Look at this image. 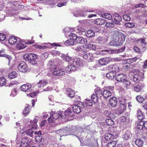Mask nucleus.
<instances>
[{
    "label": "nucleus",
    "instance_id": "1",
    "mask_svg": "<svg viewBox=\"0 0 147 147\" xmlns=\"http://www.w3.org/2000/svg\"><path fill=\"white\" fill-rule=\"evenodd\" d=\"M125 36L124 34L116 32L113 36L114 40L111 41V45H121L125 41Z\"/></svg>",
    "mask_w": 147,
    "mask_h": 147
},
{
    "label": "nucleus",
    "instance_id": "2",
    "mask_svg": "<svg viewBox=\"0 0 147 147\" xmlns=\"http://www.w3.org/2000/svg\"><path fill=\"white\" fill-rule=\"evenodd\" d=\"M119 132L116 127H111L108 129V133L105 136V139L107 140H111L116 138L118 136Z\"/></svg>",
    "mask_w": 147,
    "mask_h": 147
},
{
    "label": "nucleus",
    "instance_id": "3",
    "mask_svg": "<svg viewBox=\"0 0 147 147\" xmlns=\"http://www.w3.org/2000/svg\"><path fill=\"white\" fill-rule=\"evenodd\" d=\"M119 132L116 127H111L108 129V133L105 136V139L107 140H111L116 138L118 136Z\"/></svg>",
    "mask_w": 147,
    "mask_h": 147
},
{
    "label": "nucleus",
    "instance_id": "4",
    "mask_svg": "<svg viewBox=\"0 0 147 147\" xmlns=\"http://www.w3.org/2000/svg\"><path fill=\"white\" fill-rule=\"evenodd\" d=\"M115 79L117 81L123 82L126 87L129 86L131 84L130 81L127 79L126 76L123 74L117 75Z\"/></svg>",
    "mask_w": 147,
    "mask_h": 147
},
{
    "label": "nucleus",
    "instance_id": "5",
    "mask_svg": "<svg viewBox=\"0 0 147 147\" xmlns=\"http://www.w3.org/2000/svg\"><path fill=\"white\" fill-rule=\"evenodd\" d=\"M113 87L108 86L103 92L102 95L105 98L111 96L113 92Z\"/></svg>",
    "mask_w": 147,
    "mask_h": 147
},
{
    "label": "nucleus",
    "instance_id": "6",
    "mask_svg": "<svg viewBox=\"0 0 147 147\" xmlns=\"http://www.w3.org/2000/svg\"><path fill=\"white\" fill-rule=\"evenodd\" d=\"M144 71H142L138 72V74H135L133 78L134 81L136 83H138L140 81H142L144 78Z\"/></svg>",
    "mask_w": 147,
    "mask_h": 147
},
{
    "label": "nucleus",
    "instance_id": "7",
    "mask_svg": "<svg viewBox=\"0 0 147 147\" xmlns=\"http://www.w3.org/2000/svg\"><path fill=\"white\" fill-rule=\"evenodd\" d=\"M32 141L31 139H28L27 138L24 137L22 138L21 143L19 147H25L27 146H30L32 144Z\"/></svg>",
    "mask_w": 147,
    "mask_h": 147
},
{
    "label": "nucleus",
    "instance_id": "8",
    "mask_svg": "<svg viewBox=\"0 0 147 147\" xmlns=\"http://www.w3.org/2000/svg\"><path fill=\"white\" fill-rule=\"evenodd\" d=\"M71 129L67 127H66L64 129H61L57 131V133L59 134L60 136L61 137L63 136H66L70 135L69 133H70Z\"/></svg>",
    "mask_w": 147,
    "mask_h": 147
},
{
    "label": "nucleus",
    "instance_id": "9",
    "mask_svg": "<svg viewBox=\"0 0 147 147\" xmlns=\"http://www.w3.org/2000/svg\"><path fill=\"white\" fill-rule=\"evenodd\" d=\"M18 70L20 72H25L28 69V67L26 63L24 61H21L18 67Z\"/></svg>",
    "mask_w": 147,
    "mask_h": 147
},
{
    "label": "nucleus",
    "instance_id": "10",
    "mask_svg": "<svg viewBox=\"0 0 147 147\" xmlns=\"http://www.w3.org/2000/svg\"><path fill=\"white\" fill-rule=\"evenodd\" d=\"M83 104L82 102H79L77 104L73 105V109L74 112L77 113H79L81 111V108L83 107Z\"/></svg>",
    "mask_w": 147,
    "mask_h": 147
},
{
    "label": "nucleus",
    "instance_id": "11",
    "mask_svg": "<svg viewBox=\"0 0 147 147\" xmlns=\"http://www.w3.org/2000/svg\"><path fill=\"white\" fill-rule=\"evenodd\" d=\"M26 47L25 42L20 38L18 39L16 44V47L19 50H21L25 48Z\"/></svg>",
    "mask_w": 147,
    "mask_h": 147
},
{
    "label": "nucleus",
    "instance_id": "12",
    "mask_svg": "<svg viewBox=\"0 0 147 147\" xmlns=\"http://www.w3.org/2000/svg\"><path fill=\"white\" fill-rule=\"evenodd\" d=\"M96 54L95 53H88L83 56V58L89 61H93L96 58Z\"/></svg>",
    "mask_w": 147,
    "mask_h": 147
},
{
    "label": "nucleus",
    "instance_id": "13",
    "mask_svg": "<svg viewBox=\"0 0 147 147\" xmlns=\"http://www.w3.org/2000/svg\"><path fill=\"white\" fill-rule=\"evenodd\" d=\"M51 114V116L48 118V121L51 122H54L55 120L59 119V113H53Z\"/></svg>",
    "mask_w": 147,
    "mask_h": 147
},
{
    "label": "nucleus",
    "instance_id": "14",
    "mask_svg": "<svg viewBox=\"0 0 147 147\" xmlns=\"http://www.w3.org/2000/svg\"><path fill=\"white\" fill-rule=\"evenodd\" d=\"M10 7H11V8L8 9V11H11L17 9L19 10L22 9L24 8V6L23 5H20L18 4H16V5L15 4H11L9 7L8 6L7 9L9 8Z\"/></svg>",
    "mask_w": 147,
    "mask_h": 147
},
{
    "label": "nucleus",
    "instance_id": "15",
    "mask_svg": "<svg viewBox=\"0 0 147 147\" xmlns=\"http://www.w3.org/2000/svg\"><path fill=\"white\" fill-rule=\"evenodd\" d=\"M54 59H51L48 62L47 66L49 69L52 72L55 70L57 67L56 63H55Z\"/></svg>",
    "mask_w": 147,
    "mask_h": 147
},
{
    "label": "nucleus",
    "instance_id": "16",
    "mask_svg": "<svg viewBox=\"0 0 147 147\" xmlns=\"http://www.w3.org/2000/svg\"><path fill=\"white\" fill-rule=\"evenodd\" d=\"M78 67L72 63L69 64L66 67L65 70L68 73H72L76 71Z\"/></svg>",
    "mask_w": 147,
    "mask_h": 147
},
{
    "label": "nucleus",
    "instance_id": "17",
    "mask_svg": "<svg viewBox=\"0 0 147 147\" xmlns=\"http://www.w3.org/2000/svg\"><path fill=\"white\" fill-rule=\"evenodd\" d=\"M112 61V59L110 57H106L101 58L98 60V63L101 65H105Z\"/></svg>",
    "mask_w": 147,
    "mask_h": 147
},
{
    "label": "nucleus",
    "instance_id": "18",
    "mask_svg": "<svg viewBox=\"0 0 147 147\" xmlns=\"http://www.w3.org/2000/svg\"><path fill=\"white\" fill-rule=\"evenodd\" d=\"M124 50L123 49H121L118 50H102V51L106 52V53L105 54L107 55V54L118 53L123 52Z\"/></svg>",
    "mask_w": 147,
    "mask_h": 147
},
{
    "label": "nucleus",
    "instance_id": "19",
    "mask_svg": "<svg viewBox=\"0 0 147 147\" xmlns=\"http://www.w3.org/2000/svg\"><path fill=\"white\" fill-rule=\"evenodd\" d=\"M52 72L53 75L57 76H63L65 73L64 70L62 69H60L56 70H54Z\"/></svg>",
    "mask_w": 147,
    "mask_h": 147
},
{
    "label": "nucleus",
    "instance_id": "20",
    "mask_svg": "<svg viewBox=\"0 0 147 147\" xmlns=\"http://www.w3.org/2000/svg\"><path fill=\"white\" fill-rule=\"evenodd\" d=\"M108 69L110 71L115 73L118 72L120 69L118 65L115 64L109 66Z\"/></svg>",
    "mask_w": 147,
    "mask_h": 147
},
{
    "label": "nucleus",
    "instance_id": "21",
    "mask_svg": "<svg viewBox=\"0 0 147 147\" xmlns=\"http://www.w3.org/2000/svg\"><path fill=\"white\" fill-rule=\"evenodd\" d=\"M138 43L141 45V47L145 50V49H147V43L145 40L143 38L139 39L138 40Z\"/></svg>",
    "mask_w": 147,
    "mask_h": 147
},
{
    "label": "nucleus",
    "instance_id": "22",
    "mask_svg": "<svg viewBox=\"0 0 147 147\" xmlns=\"http://www.w3.org/2000/svg\"><path fill=\"white\" fill-rule=\"evenodd\" d=\"M113 17L115 20L114 22L116 24L120 25V22L122 20L121 17L118 14L115 13L114 14Z\"/></svg>",
    "mask_w": 147,
    "mask_h": 147
},
{
    "label": "nucleus",
    "instance_id": "23",
    "mask_svg": "<svg viewBox=\"0 0 147 147\" xmlns=\"http://www.w3.org/2000/svg\"><path fill=\"white\" fill-rule=\"evenodd\" d=\"M109 103L112 107H115L117 104V98L115 97L110 98L109 100Z\"/></svg>",
    "mask_w": 147,
    "mask_h": 147
},
{
    "label": "nucleus",
    "instance_id": "24",
    "mask_svg": "<svg viewBox=\"0 0 147 147\" xmlns=\"http://www.w3.org/2000/svg\"><path fill=\"white\" fill-rule=\"evenodd\" d=\"M20 38L15 36H11L9 39V42L11 45H13L17 43L18 39Z\"/></svg>",
    "mask_w": 147,
    "mask_h": 147
},
{
    "label": "nucleus",
    "instance_id": "25",
    "mask_svg": "<svg viewBox=\"0 0 147 147\" xmlns=\"http://www.w3.org/2000/svg\"><path fill=\"white\" fill-rule=\"evenodd\" d=\"M76 40L77 43L81 44H84L87 42L86 39L80 36L76 37Z\"/></svg>",
    "mask_w": 147,
    "mask_h": 147
},
{
    "label": "nucleus",
    "instance_id": "26",
    "mask_svg": "<svg viewBox=\"0 0 147 147\" xmlns=\"http://www.w3.org/2000/svg\"><path fill=\"white\" fill-rule=\"evenodd\" d=\"M47 81L44 80H40L36 84V86L38 88H42L47 84Z\"/></svg>",
    "mask_w": 147,
    "mask_h": 147
},
{
    "label": "nucleus",
    "instance_id": "27",
    "mask_svg": "<svg viewBox=\"0 0 147 147\" xmlns=\"http://www.w3.org/2000/svg\"><path fill=\"white\" fill-rule=\"evenodd\" d=\"M107 21L102 18H97L94 21V23L98 25H102L106 22Z\"/></svg>",
    "mask_w": 147,
    "mask_h": 147
},
{
    "label": "nucleus",
    "instance_id": "28",
    "mask_svg": "<svg viewBox=\"0 0 147 147\" xmlns=\"http://www.w3.org/2000/svg\"><path fill=\"white\" fill-rule=\"evenodd\" d=\"M131 134L130 131H126L124 133L122 138L125 140H127L130 138Z\"/></svg>",
    "mask_w": 147,
    "mask_h": 147
},
{
    "label": "nucleus",
    "instance_id": "29",
    "mask_svg": "<svg viewBox=\"0 0 147 147\" xmlns=\"http://www.w3.org/2000/svg\"><path fill=\"white\" fill-rule=\"evenodd\" d=\"M31 87V85L29 84L22 85L20 87L22 90L24 92H26L28 90H29Z\"/></svg>",
    "mask_w": 147,
    "mask_h": 147
},
{
    "label": "nucleus",
    "instance_id": "30",
    "mask_svg": "<svg viewBox=\"0 0 147 147\" xmlns=\"http://www.w3.org/2000/svg\"><path fill=\"white\" fill-rule=\"evenodd\" d=\"M115 73L112 71H110L107 73L106 75V77L110 80H112L114 79Z\"/></svg>",
    "mask_w": 147,
    "mask_h": 147
},
{
    "label": "nucleus",
    "instance_id": "31",
    "mask_svg": "<svg viewBox=\"0 0 147 147\" xmlns=\"http://www.w3.org/2000/svg\"><path fill=\"white\" fill-rule=\"evenodd\" d=\"M144 84L143 83H140L134 87V90L137 92H139L144 88Z\"/></svg>",
    "mask_w": 147,
    "mask_h": 147
},
{
    "label": "nucleus",
    "instance_id": "32",
    "mask_svg": "<svg viewBox=\"0 0 147 147\" xmlns=\"http://www.w3.org/2000/svg\"><path fill=\"white\" fill-rule=\"evenodd\" d=\"M37 122V120L36 119H34L33 120H31L30 123H31V126L32 129H36L37 127L36 123Z\"/></svg>",
    "mask_w": 147,
    "mask_h": 147
},
{
    "label": "nucleus",
    "instance_id": "33",
    "mask_svg": "<svg viewBox=\"0 0 147 147\" xmlns=\"http://www.w3.org/2000/svg\"><path fill=\"white\" fill-rule=\"evenodd\" d=\"M85 34L87 37L92 38L95 35V33L92 30H88L86 32Z\"/></svg>",
    "mask_w": 147,
    "mask_h": 147
},
{
    "label": "nucleus",
    "instance_id": "34",
    "mask_svg": "<svg viewBox=\"0 0 147 147\" xmlns=\"http://www.w3.org/2000/svg\"><path fill=\"white\" fill-rule=\"evenodd\" d=\"M126 109V106L125 105L120 104L118 108L119 112L121 113H124Z\"/></svg>",
    "mask_w": 147,
    "mask_h": 147
},
{
    "label": "nucleus",
    "instance_id": "35",
    "mask_svg": "<svg viewBox=\"0 0 147 147\" xmlns=\"http://www.w3.org/2000/svg\"><path fill=\"white\" fill-rule=\"evenodd\" d=\"M137 115L138 118L140 120H142L144 119V116L143 114L142 111L140 110H138L137 111Z\"/></svg>",
    "mask_w": 147,
    "mask_h": 147
},
{
    "label": "nucleus",
    "instance_id": "36",
    "mask_svg": "<svg viewBox=\"0 0 147 147\" xmlns=\"http://www.w3.org/2000/svg\"><path fill=\"white\" fill-rule=\"evenodd\" d=\"M70 39L66 40L65 42V44L66 45H73L75 42V40L71 39V37Z\"/></svg>",
    "mask_w": 147,
    "mask_h": 147
},
{
    "label": "nucleus",
    "instance_id": "37",
    "mask_svg": "<svg viewBox=\"0 0 147 147\" xmlns=\"http://www.w3.org/2000/svg\"><path fill=\"white\" fill-rule=\"evenodd\" d=\"M143 141L140 139H137L135 141V144L139 147H142L143 145Z\"/></svg>",
    "mask_w": 147,
    "mask_h": 147
},
{
    "label": "nucleus",
    "instance_id": "38",
    "mask_svg": "<svg viewBox=\"0 0 147 147\" xmlns=\"http://www.w3.org/2000/svg\"><path fill=\"white\" fill-rule=\"evenodd\" d=\"M67 93L68 95V96L69 97H73L74 95V92L70 88H67Z\"/></svg>",
    "mask_w": 147,
    "mask_h": 147
},
{
    "label": "nucleus",
    "instance_id": "39",
    "mask_svg": "<svg viewBox=\"0 0 147 147\" xmlns=\"http://www.w3.org/2000/svg\"><path fill=\"white\" fill-rule=\"evenodd\" d=\"M102 17L109 20H111L112 19V15L110 14L107 13L102 15Z\"/></svg>",
    "mask_w": 147,
    "mask_h": 147
},
{
    "label": "nucleus",
    "instance_id": "40",
    "mask_svg": "<svg viewBox=\"0 0 147 147\" xmlns=\"http://www.w3.org/2000/svg\"><path fill=\"white\" fill-rule=\"evenodd\" d=\"M96 41L98 43L101 45H102L107 41L103 37L100 36L96 39Z\"/></svg>",
    "mask_w": 147,
    "mask_h": 147
},
{
    "label": "nucleus",
    "instance_id": "41",
    "mask_svg": "<svg viewBox=\"0 0 147 147\" xmlns=\"http://www.w3.org/2000/svg\"><path fill=\"white\" fill-rule=\"evenodd\" d=\"M17 76V74L15 71H13L10 72L8 76V77L10 79H13Z\"/></svg>",
    "mask_w": 147,
    "mask_h": 147
},
{
    "label": "nucleus",
    "instance_id": "42",
    "mask_svg": "<svg viewBox=\"0 0 147 147\" xmlns=\"http://www.w3.org/2000/svg\"><path fill=\"white\" fill-rule=\"evenodd\" d=\"M118 100L120 104L125 105L126 100L124 96H121L118 98Z\"/></svg>",
    "mask_w": 147,
    "mask_h": 147
},
{
    "label": "nucleus",
    "instance_id": "43",
    "mask_svg": "<svg viewBox=\"0 0 147 147\" xmlns=\"http://www.w3.org/2000/svg\"><path fill=\"white\" fill-rule=\"evenodd\" d=\"M87 48L93 50H95L97 49V47L95 45L91 43H88L86 44Z\"/></svg>",
    "mask_w": 147,
    "mask_h": 147
},
{
    "label": "nucleus",
    "instance_id": "44",
    "mask_svg": "<svg viewBox=\"0 0 147 147\" xmlns=\"http://www.w3.org/2000/svg\"><path fill=\"white\" fill-rule=\"evenodd\" d=\"M80 62V59L79 58H75L73 59L72 64L76 66L79 64Z\"/></svg>",
    "mask_w": 147,
    "mask_h": 147
},
{
    "label": "nucleus",
    "instance_id": "45",
    "mask_svg": "<svg viewBox=\"0 0 147 147\" xmlns=\"http://www.w3.org/2000/svg\"><path fill=\"white\" fill-rule=\"evenodd\" d=\"M45 3L47 4L54 5L57 3V0H45Z\"/></svg>",
    "mask_w": 147,
    "mask_h": 147
},
{
    "label": "nucleus",
    "instance_id": "46",
    "mask_svg": "<svg viewBox=\"0 0 147 147\" xmlns=\"http://www.w3.org/2000/svg\"><path fill=\"white\" fill-rule=\"evenodd\" d=\"M75 50L78 52H84L85 48L83 46H78L75 49Z\"/></svg>",
    "mask_w": 147,
    "mask_h": 147
},
{
    "label": "nucleus",
    "instance_id": "47",
    "mask_svg": "<svg viewBox=\"0 0 147 147\" xmlns=\"http://www.w3.org/2000/svg\"><path fill=\"white\" fill-rule=\"evenodd\" d=\"M33 131L31 129H30L27 130L24 133L26 135H29L31 137H32L33 134Z\"/></svg>",
    "mask_w": 147,
    "mask_h": 147
},
{
    "label": "nucleus",
    "instance_id": "48",
    "mask_svg": "<svg viewBox=\"0 0 147 147\" xmlns=\"http://www.w3.org/2000/svg\"><path fill=\"white\" fill-rule=\"evenodd\" d=\"M6 83V79L3 77L0 78V85L1 86L4 85Z\"/></svg>",
    "mask_w": 147,
    "mask_h": 147
},
{
    "label": "nucleus",
    "instance_id": "49",
    "mask_svg": "<svg viewBox=\"0 0 147 147\" xmlns=\"http://www.w3.org/2000/svg\"><path fill=\"white\" fill-rule=\"evenodd\" d=\"M144 123L143 121H141L138 122V123L137 126V128L138 129L141 130L143 128V125H144Z\"/></svg>",
    "mask_w": 147,
    "mask_h": 147
},
{
    "label": "nucleus",
    "instance_id": "50",
    "mask_svg": "<svg viewBox=\"0 0 147 147\" xmlns=\"http://www.w3.org/2000/svg\"><path fill=\"white\" fill-rule=\"evenodd\" d=\"M106 122L108 125H111L114 124V122L113 120L110 119H107L106 120Z\"/></svg>",
    "mask_w": 147,
    "mask_h": 147
},
{
    "label": "nucleus",
    "instance_id": "51",
    "mask_svg": "<svg viewBox=\"0 0 147 147\" xmlns=\"http://www.w3.org/2000/svg\"><path fill=\"white\" fill-rule=\"evenodd\" d=\"M97 96L94 94H93L91 97L92 100L94 103H96L98 101Z\"/></svg>",
    "mask_w": 147,
    "mask_h": 147
},
{
    "label": "nucleus",
    "instance_id": "52",
    "mask_svg": "<svg viewBox=\"0 0 147 147\" xmlns=\"http://www.w3.org/2000/svg\"><path fill=\"white\" fill-rule=\"evenodd\" d=\"M3 51H0V57H4L8 59V60L9 61L10 59H11V57L10 56L6 54H2Z\"/></svg>",
    "mask_w": 147,
    "mask_h": 147
},
{
    "label": "nucleus",
    "instance_id": "53",
    "mask_svg": "<svg viewBox=\"0 0 147 147\" xmlns=\"http://www.w3.org/2000/svg\"><path fill=\"white\" fill-rule=\"evenodd\" d=\"M125 26L127 27L132 28L134 27L135 26V24L132 23L128 22L125 23Z\"/></svg>",
    "mask_w": 147,
    "mask_h": 147
},
{
    "label": "nucleus",
    "instance_id": "54",
    "mask_svg": "<svg viewBox=\"0 0 147 147\" xmlns=\"http://www.w3.org/2000/svg\"><path fill=\"white\" fill-rule=\"evenodd\" d=\"M136 99L139 102H142L144 100V98L140 95L137 96Z\"/></svg>",
    "mask_w": 147,
    "mask_h": 147
},
{
    "label": "nucleus",
    "instance_id": "55",
    "mask_svg": "<svg viewBox=\"0 0 147 147\" xmlns=\"http://www.w3.org/2000/svg\"><path fill=\"white\" fill-rule=\"evenodd\" d=\"M116 142L115 141H113L107 144L108 147H114L116 144Z\"/></svg>",
    "mask_w": 147,
    "mask_h": 147
},
{
    "label": "nucleus",
    "instance_id": "56",
    "mask_svg": "<svg viewBox=\"0 0 147 147\" xmlns=\"http://www.w3.org/2000/svg\"><path fill=\"white\" fill-rule=\"evenodd\" d=\"M30 106H28L26 107L23 112V113L24 114L27 115L30 111Z\"/></svg>",
    "mask_w": 147,
    "mask_h": 147
},
{
    "label": "nucleus",
    "instance_id": "57",
    "mask_svg": "<svg viewBox=\"0 0 147 147\" xmlns=\"http://www.w3.org/2000/svg\"><path fill=\"white\" fill-rule=\"evenodd\" d=\"M30 61L36 60L37 59V55L33 54H30Z\"/></svg>",
    "mask_w": 147,
    "mask_h": 147
},
{
    "label": "nucleus",
    "instance_id": "58",
    "mask_svg": "<svg viewBox=\"0 0 147 147\" xmlns=\"http://www.w3.org/2000/svg\"><path fill=\"white\" fill-rule=\"evenodd\" d=\"M65 111L67 117L68 116L71 117L72 115H71V112L70 109H67V110Z\"/></svg>",
    "mask_w": 147,
    "mask_h": 147
},
{
    "label": "nucleus",
    "instance_id": "59",
    "mask_svg": "<svg viewBox=\"0 0 147 147\" xmlns=\"http://www.w3.org/2000/svg\"><path fill=\"white\" fill-rule=\"evenodd\" d=\"M30 54H25L24 56H23V58L26 61H30Z\"/></svg>",
    "mask_w": 147,
    "mask_h": 147
},
{
    "label": "nucleus",
    "instance_id": "60",
    "mask_svg": "<svg viewBox=\"0 0 147 147\" xmlns=\"http://www.w3.org/2000/svg\"><path fill=\"white\" fill-rule=\"evenodd\" d=\"M42 136H36L35 138V140L37 142H40L42 141Z\"/></svg>",
    "mask_w": 147,
    "mask_h": 147
},
{
    "label": "nucleus",
    "instance_id": "61",
    "mask_svg": "<svg viewBox=\"0 0 147 147\" xmlns=\"http://www.w3.org/2000/svg\"><path fill=\"white\" fill-rule=\"evenodd\" d=\"M17 94V90L16 89H14L11 91L10 96L12 97H14Z\"/></svg>",
    "mask_w": 147,
    "mask_h": 147
},
{
    "label": "nucleus",
    "instance_id": "62",
    "mask_svg": "<svg viewBox=\"0 0 147 147\" xmlns=\"http://www.w3.org/2000/svg\"><path fill=\"white\" fill-rule=\"evenodd\" d=\"M123 19L125 21H129L130 20V17L128 15H124L123 16Z\"/></svg>",
    "mask_w": 147,
    "mask_h": 147
},
{
    "label": "nucleus",
    "instance_id": "63",
    "mask_svg": "<svg viewBox=\"0 0 147 147\" xmlns=\"http://www.w3.org/2000/svg\"><path fill=\"white\" fill-rule=\"evenodd\" d=\"M50 53L53 55H56L60 54L59 51L56 50H52L50 51Z\"/></svg>",
    "mask_w": 147,
    "mask_h": 147
},
{
    "label": "nucleus",
    "instance_id": "64",
    "mask_svg": "<svg viewBox=\"0 0 147 147\" xmlns=\"http://www.w3.org/2000/svg\"><path fill=\"white\" fill-rule=\"evenodd\" d=\"M105 26L108 28L113 27L114 26V22L107 23L105 24Z\"/></svg>",
    "mask_w": 147,
    "mask_h": 147
}]
</instances>
